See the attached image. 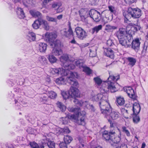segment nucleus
Instances as JSON below:
<instances>
[{"label": "nucleus", "mask_w": 148, "mask_h": 148, "mask_svg": "<svg viewBox=\"0 0 148 148\" xmlns=\"http://www.w3.org/2000/svg\"><path fill=\"white\" fill-rule=\"evenodd\" d=\"M110 110L109 111V113H102L105 115L106 117L108 119L115 120L117 119L119 116V112L112 111V108L110 105Z\"/></svg>", "instance_id": "nucleus-12"}, {"label": "nucleus", "mask_w": 148, "mask_h": 148, "mask_svg": "<svg viewBox=\"0 0 148 148\" xmlns=\"http://www.w3.org/2000/svg\"><path fill=\"white\" fill-rule=\"evenodd\" d=\"M75 64L79 68H84V63L81 60H76L75 62Z\"/></svg>", "instance_id": "nucleus-37"}, {"label": "nucleus", "mask_w": 148, "mask_h": 148, "mask_svg": "<svg viewBox=\"0 0 148 148\" xmlns=\"http://www.w3.org/2000/svg\"><path fill=\"white\" fill-rule=\"evenodd\" d=\"M115 134L116 133L114 131L105 130L103 133V138L107 142L110 143L112 142L114 143L117 144L121 140V135L120 136H116Z\"/></svg>", "instance_id": "nucleus-6"}, {"label": "nucleus", "mask_w": 148, "mask_h": 148, "mask_svg": "<svg viewBox=\"0 0 148 148\" xmlns=\"http://www.w3.org/2000/svg\"><path fill=\"white\" fill-rule=\"evenodd\" d=\"M39 17L38 18V19L34 21V23L32 24V27L34 29H38L40 26Z\"/></svg>", "instance_id": "nucleus-26"}, {"label": "nucleus", "mask_w": 148, "mask_h": 148, "mask_svg": "<svg viewBox=\"0 0 148 148\" xmlns=\"http://www.w3.org/2000/svg\"><path fill=\"white\" fill-rule=\"evenodd\" d=\"M116 101L118 104L120 106L123 105L125 103V101L123 97H119L116 98Z\"/></svg>", "instance_id": "nucleus-38"}, {"label": "nucleus", "mask_w": 148, "mask_h": 148, "mask_svg": "<svg viewBox=\"0 0 148 148\" xmlns=\"http://www.w3.org/2000/svg\"><path fill=\"white\" fill-rule=\"evenodd\" d=\"M67 145L64 142H62L59 144V146L60 148H67Z\"/></svg>", "instance_id": "nucleus-49"}, {"label": "nucleus", "mask_w": 148, "mask_h": 148, "mask_svg": "<svg viewBox=\"0 0 148 148\" xmlns=\"http://www.w3.org/2000/svg\"><path fill=\"white\" fill-rule=\"evenodd\" d=\"M72 138L69 135L64 136V142L67 144H69L73 140Z\"/></svg>", "instance_id": "nucleus-31"}, {"label": "nucleus", "mask_w": 148, "mask_h": 148, "mask_svg": "<svg viewBox=\"0 0 148 148\" xmlns=\"http://www.w3.org/2000/svg\"><path fill=\"white\" fill-rule=\"evenodd\" d=\"M107 44L108 46H111L114 45L112 40L111 39L108 40L107 42Z\"/></svg>", "instance_id": "nucleus-51"}, {"label": "nucleus", "mask_w": 148, "mask_h": 148, "mask_svg": "<svg viewBox=\"0 0 148 148\" xmlns=\"http://www.w3.org/2000/svg\"><path fill=\"white\" fill-rule=\"evenodd\" d=\"M129 26L130 27V28L131 29V31H132L135 34V32L138 31L140 30L141 27L140 26L137 25L136 26H134L132 25H130Z\"/></svg>", "instance_id": "nucleus-34"}, {"label": "nucleus", "mask_w": 148, "mask_h": 148, "mask_svg": "<svg viewBox=\"0 0 148 148\" xmlns=\"http://www.w3.org/2000/svg\"><path fill=\"white\" fill-rule=\"evenodd\" d=\"M128 27V26H127L126 28V34L128 36V37H129V38H130L131 39V38L132 37V35H134L135 34L132 31H131V29L130 28V29L128 31L127 28Z\"/></svg>", "instance_id": "nucleus-42"}, {"label": "nucleus", "mask_w": 148, "mask_h": 148, "mask_svg": "<svg viewBox=\"0 0 148 148\" xmlns=\"http://www.w3.org/2000/svg\"><path fill=\"white\" fill-rule=\"evenodd\" d=\"M117 28V27L115 26H111L110 25H106V26L105 30H114Z\"/></svg>", "instance_id": "nucleus-48"}, {"label": "nucleus", "mask_w": 148, "mask_h": 148, "mask_svg": "<svg viewBox=\"0 0 148 148\" xmlns=\"http://www.w3.org/2000/svg\"><path fill=\"white\" fill-rule=\"evenodd\" d=\"M109 76L108 79L106 82H107L108 87L109 90H110L111 92H114L117 91V89L115 87V82H113V81H116L120 79V75L118 74L117 75H113L111 71L109 72Z\"/></svg>", "instance_id": "nucleus-8"}, {"label": "nucleus", "mask_w": 148, "mask_h": 148, "mask_svg": "<svg viewBox=\"0 0 148 148\" xmlns=\"http://www.w3.org/2000/svg\"><path fill=\"white\" fill-rule=\"evenodd\" d=\"M61 69L57 68L56 69H53L51 71V73L53 75H58L60 74Z\"/></svg>", "instance_id": "nucleus-32"}, {"label": "nucleus", "mask_w": 148, "mask_h": 148, "mask_svg": "<svg viewBox=\"0 0 148 148\" xmlns=\"http://www.w3.org/2000/svg\"><path fill=\"white\" fill-rule=\"evenodd\" d=\"M140 39L138 38L132 40L131 42V49L137 53L140 49Z\"/></svg>", "instance_id": "nucleus-11"}, {"label": "nucleus", "mask_w": 148, "mask_h": 148, "mask_svg": "<svg viewBox=\"0 0 148 148\" xmlns=\"http://www.w3.org/2000/svg\"><path fill=\"white\" fill-rule=\"evenodd\" d=\"M116 148H127V147L126 145L124 144L121 145L120 147H117Z\"/></svg>", "instance_id": "nucleus-54"}, {"label": "nucleus", "mask_w": 148, "mask_h": 148, "mask_svg": "<svg viewBox=\"0 0 148 148\" xmlns=\"http://www.w3.org/2000/svg\"><path fill=\"white\" fill-rule=\"evenodd\" d=\"M146 146V144L145 143H143L142 144L141 148H145Z\"/></svg>", "instance_id": "nucleus-63"}, {"label": "nucleus", "mask_w": 148, "mask_h": 148, "mask_svg": "<svg viewBox=\"0 0 148 148\" xmlns=\"http://www.w3.org/2000/svg\"><path fill=\"white\" fill-rule=\"evenodd\" d=\"M58 107L62 112H64L66 110V107L61 102L58 101L57 103Z\"/></svg>", "instance_id": "nucleus-33"}, {"label": "nucleus", "mask_w": 148, "mask_h": 148, "mask_svg": "<svg viewBox=\"0 0 148 148\" xmlns=\"http://www.w3.org/2000/svg\"><path fill=\"white\" fill-rule=\"evenodd\" d=\"M56 96V94L53 91H51L49 94V97L51 99H54Z\"/></svg>", "instance_id": "nucleus-47"}, {"label": "nucleus", "mask_w": 148, "mask_h": 148, "mask_svg": "<svg viewBox=\"0 0 148 148\" xmlns=\"http://www.w3.org/2000/svg\"><path fill=\"white\" fill-rule=\"evenodd\" d=\"M127 60L129 62L128 65L132 66L134 65L136 62V60L134 58L128 57L127 58Z\"/></svg>", "instance_id": "nucleus-30"}, {"label": "nucleus", "mask_w": 148, "mask_h": 148, "mask_svg": "<svg viewBox=\"0 0 148 148\" xmlns=\"http://www.w3.org/2000/svg\"><path fill=\"white\" fill-rule=\"evenodd\" d=\"M48 142L47 143V144L49 148H55V143L53 142L50 140L49 139H47Z\"/></svg>", "instance_id": "nucleus-36"}, {"label": "nucleus", "mask_w": 148, "mask_h": 148, "mask_svg": "<svg viewBox=\"0 0 148 148\" xmlns=\"http://www.w3.org/2000/svg\"><path fill=\"white\" fill-rule=\"evenodd\" d=\"M58 6V5L57 3H53L52 4V7L53 8H56Z\"/></svg>", "instance_id": "nucleus-58"}, {"label": "nucleus", "mask_w": 148, "mask_h": 148, "mask_svg": "<svg viewBox=\"0 0 148 148\" xmlns=\"http://www.w3.org/2000/svg\"><path fill=\"white\" fill-rule=\"evenodd\" d=\"M64 79L62 77H60L56 79L55 80L56 83L59 85H64Z\"/></svg>", "instance_id": "nucleus-39"}, {"label": "nucleus", "mask_w": 148, "mask_h": 148, "mask_svg": "<svg viewBox=\"0 0 148 148\" xmlns=\"http://www.w3.org/2000/svg\"><path fill=\"white\" fill-rule=\"evenodd\" d=\"M90 11V12H91L93 13H94L97 14V15H98L99 16H101V15L100 13V12H98L95 10L92 9V10H91Z\"/></svg>", "instance_id": "nucleus-52"}, {"label": "nucleus", "mask_w": 148, "mask_h": 148, "mask_svg": "<svg viewBox=\"0 0 148 148\" xmlns=\"http://www.w3.org/2000/svg\"><path fill=\"white\" fill-rule=\"evenodd\" d=\"M79 14L80 16H83L82 12L81 10H79Z\"/></svg>", "instance_id": "nucleus-64"}, {"label": "nucleus", "mask_w": 148, "mask_h": 148, "mask_svg": "<svg viewBox=\"0 0 148 148\" xmlns=\"http://www.w3.org/2000/svg\"><path fill=\"white\" fill-rule=\"evenodd\" d=\"M90 108L91 110L93 112H94L95 111V109L93 105H90Z\"/></svg>", "instance_id": "nucleus-55"}, {"label": "nucleus", "mask_w": 148, "mask_h": 148, "mask_svg": "<svg viewBox=\"0 0 148 148\" xmlns=\"http://www.w3.org/2000/svg\"><path fill=\"white\" fill-rule=\"evenodd\" d=\"M126 30L125 28H120L116 32V36L118 38L125 37L128 36L126 34Z\"/></svg>", "instance_id": "nucleus-16"}, {"label": "nucleus", "mask_w": 148, "mask_h": 148, "mask_svg": "<svg viewBox=\"0 0 148 148\" xmlns=\"http://www.w3.org/2000/svg\"><path fill=\"white\" fill-rule=\"evenodd\" d=\"M49 97L45 96H42L39 99V100L40 103L43 104H47Z\"/></svg>", "instance_id": "nucleus-35"}, {"label": "nucleus", "mask_w": 148, "mask_h": 148, "mask_svg": "<svg viewBox=\"0 0 148 148\" xmlns=\"http://www.w3.org/2000/svg\"><path fill=\"white\" fill-rule=\"evenodd\" d=\"M68 109L69 112H73L74 114L71 115L68 114L65 117H62L63 121L66 119L67 120L70 119L73 120L75 123L79 125H85V113H84L85 112H81L80 108L77 106L69 107Z\"/></svg>", "instance_id": "nucleus-2"}, {"label": "nucleus", "mask_w": 148, "mask_h": 148, "mask_svg": "<svg viewBox=\"0 0 148 148\" xmlns=\"http://www.w3.org/2000/svg\"><path fill=\"white\" fill-rule=\"evenodd\" d=\"M102 28V26L100 25L98 26H96L90 30V32L92 34H94L95 33H97L99 30H101Z\"/></svg>", "instance_id": "nucleus-23"}, {"label": "nucleus", "mask_w": 148, "mask_h": 148, "mask_svg": "<svg viewBox=\"0 0 148 148\" xmlns=\"http://www.w3.org/2000/svg\"><path fill=\"white\" fill-rule=\"evenodd\" d=\"M29 35L30 38H31L32 41H34L36 40V35L32 32H29Z\"/></svg>", "instance_id": "nucleus-44"}, {"label": "nucleus", "mask_w": 148, "mask_h": 148, "mask_svg": "<svg viewBox=\"0 0 148 148\" xmlns=\"http://www.w3.org/2000/svg\"><path fill=\"white\" fill-rule=\"evenodd\" d=\"M47 45L45 43L40 42L39 45V50L41 52H44L46 50Z\"/></svg>", "instance_id": "nucleus-25"}, {"label": "nucleus", "mask_w": 148, "mask_h": 148, "mask_svg": "<svg viewBox=\"0 0 148 148\" xmlns=\"http://www.w3.org/2000/svg\"><path fill=\"white\" fill-rule=\"evenodd\" d=\"M52 53L47 55V58L49 61L51 63L56 62L57 59Z\"/></svg>", "instance_id": "nucleus-28"}, {"label": "nucleus", "mask_w": 148, "mask_h": 148, "mask_svg": "<svg viewBox=\"0 0 148 148\" xmlns=\"http://www.w3.org/2000/svg\"><path fill=\"white\" fill-rule=\"evenodd\" d=\"M68 25L69 27L68 29L67 30H66V29H65V30L62 31H61V33L62 35L63 36L66 38H70V37L73 36L74 34L71 25V23L69 21L68 22Z\"/></svg>", "instance_id": "nucleus-13"}, {"label": "nucleus", "mask_w": 148, "mask_h": 148, "mask_svg": "<svg viewBox=\"0 0 148 148\" xmlns=\"http://www.w3.org/2000/svg\"><path fill=\"white\" fill-rule=\"evenodd\" d=\"M61 94L64 99H70L71 102L79 106L82 105V102L77 99L80 97V94L77 88L71 86L69 91H61Z\"/></svg>", "instance_id": "nucleus-3"}, {"label": "nucleus", "mask_w": 148, "mask_h": 148, "mask_svg": "<svg viewBox=\"0 0 148 148\" xmlns=\"http://www.w3.org/2000/svg\"><path fill=\"white\" fill-rule=\"evenodd\" d=\"M142 14L141 10L137 8H129L127 11H123V14L125 19V22L127 23L131 17L134 18H137L140 17Z\"/></svg>", "instance_id": "nucleus-5"}, {"label": "nucleus", "mask_w": 148, "mask_h": 148, "mask_svg": "<svg viewBox=\"0 0 148 148\" xmlns=\"http://www.w3.org/2000/svg\"><path fill=\"white\" fill-rule=\"evenodd\" d=\"M31 15L34 17H41V14L38 11H35L33 10H30L29 11Z\"/></svg>", "instance_id": "nucleus-27"}, {"label": "nucleus", "mask_w": 148, "mask_h": 148, "mask_svg": "<svg viewBox=\"0 0 148 148\" xmlns=\"http://www.w3.org/2000/svg\"><path fill=\"white\" fill-rule=\"evenodd\" d=\"M83 71L86 73L87 75H89L92 73V70L89 67H84V66Z\"/></svg>", "instance_id": "nucleus-43"}, {"label": "nucleus", "mask_w": 148, "mask_h": 148, "mask_svg": "<svg viewBox=\"0 0 148 148\" xmlns=\"http://www.w3.org/2000/svg\"><path fill=\"white\" fill-rule=\"evenodd\" d=\"M119 43L122 46H124L125 48H128L131 46V42L132 40L129 38L128 36H125L118 38Z\"/></svg>", "instance_id": "nucleus-10"}, {"label": "nucleus", "mask_w": 148, "mask_h": 148, "mask_svg": "<svg viewBox=\"0 0 148 148\" xmlns=\"http://www.w3.org/2000/svg\"><path fill=\"white\" fill-rule=\"evenodd\" d=\"M147 47H146V48H145V47H143V50L142 51V53H144L146 52Z\"/></svg>", "instance_id": "nucleus-57"}, {"label": "nucleus", "mask_w": 148, "mask_h": 148, "mask_svg": "<svg viewBox=\"0 0 148 148\" xmlns=\"http://www.w3.org/2000/svg\"><path fill=\"white\" fill-rule=\"evenodd\" d=\"M46 19L47 20L49 21L55 22L56 23L57 22V18L50 17L49 16H46Z\"/></svg>", "instance_id": "nucleus-46"}, {"label": "nucleus", "mask_w": 148, "mask_h": 148, "mask_svg": "<svg viewBox=\"0 0 148 148\" xmlns=\"http://www.w3.org/2000/svg\"><path fill=\"white\" fill-rule=\"evenodd\" d=\"M104 53V55L107 57L112 59L114 58V51L110 48H106Z\"/></svg>", "instance_id": "nucleus-19"}, {"label": "nucleus", "mask_w": 148, "mask_h": 148, "mask_svg": "<svg viewBox=\"0 0 148 148\" xmlns=\"http://www.w3.org/2000/svg\"><path fill=\"white\" fill-rule=\"evenodd\" d=\"M59 131L61 133H62V134H69L71 132L70 130H69V128L66 127L63 129H61Z\"/></svg>", "instance_id": "nucleus-40"}, {"label": "nucleus", "mask_w": 148, "mask_h": 148, "mask_svg": "<svg viewBox=\"0 0 148 148\" xmlns=\"http://www.w3.org/2000/svg\"><path fill=\"white\" fill-rule=\"evenodd\" d=\"M39 19L40 26L42 25L43 28L46 30H49V26L47 22L41 17H39Z\"/></svg>", "instance_id": "nucleus-21"}, {"label": "nucleus", "mask_w": 148, "mask_h": 148, "mask_svg": "<svg viewBox=\"0 0 148 148\" xmlns=\"http://www.w3.org/2000/svg\"><path fill=\"white\" fill-rule=\"evenodd\" d=\"M63 15L62 14H60L57 17V18L59 20L61 19L62 18Z\"/></svg>", "instance_id": "nucleus-62"}, {"label": "nucleus", "mask_w": 148, "mask_h": 148, "mask_svg": "<svg viewBox=\"0 0 148 148\" xmlns=\"http://www.w3.org/2000/svg\"><path fill=\"white\" fill-rule=\"evenodd\" d=\"M108 122L110 123L111 127H114L113 123H112V121L110 119H108Z\"/></svg>", "instance_id": "nucleus-56"}, {"label": "nucleus", "mask_w": 148, "mask_h": 148, "mask_svg": "<svg viewBox=\"0 0 148 148\" xmlns=\"http://www.w3.org/2000/svg\"><path fill=\"white\" fill-rule=\"evenodd\" d=\"M29 145L32 148H45L46 144L45 143L38 144L34 141L30 142Z\"/></svg>", "instance_id": "nucleus-17"}, {"label": "nucleus", "mask_w": 148, "mask_h": 148, "mask_svg": "<svg viewBox=\"0 0 148 148\" xmlns=\"http://www.w3.org/2000/svg\"><path fill=\"white\" fill-rule=\"evenodd\" d=\"M141 110V107L139 103L136 102L134 103L132 107L133 114H138L139 113Z\"/></svg>", "instance_id": "nucleus-20"}, {"label": "nucleus", "mask_w": 148, "mask_h": 148, "mask_svg": "<svg viewBox=\"0 0 148 148\" xmlns=\"http://www.w3.org/2000/svg\"><path fill=\"white\" fill-rule=\"evenodd\" d=\"M103 96L102 94H98L92 97L93 101H99V106L101 113H109L110 110V104L106 100H104Z\"/></svg>", "instance_id": "nucleus-4"}, {"label": "nucleus", "mask_w": 148, "mask_h": 148, "mask_svg": "<svg viewBox=\"0 0 148 148\" xmlns=\"http://www.w3.org/2000/svg\"><path fill=\"white\" fill-rule=\"evenodd\" d=\"M72 44H76L77 43V42L75 40V39L74 38H73V39H72L70 42Z\"/></svg>", "instance_id": "nucleus-59"}, {"label": "nucleus", "mask_w": 148, "mask_h": 148, "mask_svg": "<svg viewBox=\"0 0 148 148\" xmlns=\"http://www.w3.org/2000/svg\"><path fill=\"white\" fill-rule=\"evenodd\" d=\"M16 13L18 17L20 19L23 18L25 17L23 10L21 8H18Z\"/></svg>", "instance_id": "nucleus-24"}, {"label": "nucleus", "mask_w": 148, "mask_h": 148, "mask_svg": "<svg viewBox=\"0 0 148 148\" xmlns=\"http://www.w3.org/2000/svg\"><path fill=\"white\" fill-rule=\"evenodd\" d=\"M80 17L81 18V21L83 22L85 21L86 18L84 15L81 16Z\"/></svg>", "instance_id": "nucleus-60"}, {"label": "nucleus", "mask_w": 148, "mask_h": 148, "mask_svg": "<svg viewBox=\"0 0 148 148\" xmlns=\"http://www.w3.org/2000/svg\"><path fill=\"white\" fill-rule=\"evenodd\" d=\"M125 1L126 3L130 4L134 3L135 1L136 0H125Z\"/></svg>", "instance_id": "nucleus-53"}, {"label": "nucleus", "mask_w": 148, "mask_h": 148, "mask_svg": "<svg viewBox=\"0 0 148 148\" xmlns=\"http://www.w3.org/2000/svg\"><path fill=\"white\" fill-rule=\"evenodd\" d=\"M89 13L90 18H92L95 21L97 22L100 21L101 16H99L97 14L91 12L90 11L89 12Z\"/></svg>", "instance_id": "nucleus-22"}, {"label": "nucleus", "mask_w": 148, "mask_h": 148, "mask_svg": "<svg viewBox=\"0 0 148 148\" xmlns=\"http://www.w3.org/2000/svg\"><path fill=\"white\" fill-rule=\"evenodd\" d=\"M123 89L125 92L127 93L128 96L130 98L134 100H136V96L134 89L131 87H128L127 88H124Z\"/></svg>", "instance_id": "nucleus-14"}, {"label": "nucleus", "mask_w": 148, "mask_h": 148, "mask_svg": "<svg viewBox=\"0 0 148 148\" xmlns=\"http://www.w3.org/2000/svg\"><path fill=\"white\" fill-rule=\"evenodd\" d=\"M62 68L67 69H73L75 66L74 64H71L69 61L61 63Z\"/></svg>", "instance_id": "nucleus-15"}, {"label": "nucleus", "mask_w": 148, "mask_h": 148, "mask_svg": "<svg viewBox=\"0 0 148 148\" xmlns=\"http://www.w3.org/2000/svg\"><path fill=\"white\" fill-rule=\"evenodd\" d=\"M45 36V40L50 47L53 48L52 53L56 56L62 54V51L61 49V42L59 40H55L57 37V35L54 33L47 32Z\"/></svg>", "instance_id": "nucleus-1"}, {"label": "nucleus", "mask_w": 148, "mask_h": 148, "mask_svg": "<svg viewBox=\"0 0 148 148\" xmlns=\"http://www.w3.org/2000/svg\"><path fill=\"white\" fill-rule=\"evenodd\" d=\"M60 60L61 63L69 61V56L67 54H64L61 56L60 58Z\"/></svg>", "instance_id": "nucleus-29"}, {"label": "nucleus", "mask_w": 148, "mask_h": 148, "mask_svg": "<svg viewBox=\"0 0 148 148\" xmlns=\"http://www.w3.org/2000/svg\"><path fill=\"white\" fill-rule=\"evenodd\" d=\"M138 114H133V121L135 123H137L140 121V118L138 116H137Z\"/></svg>", "instance_id": "nucleus-41"}, {"label": "nucleus", "mask_w": 148, "mask_h": 148, "mask_svg": "<svg viewBox=\"0 0 148 148\" xmlns=\"http://www.w3.org/2000/svg\"><path fill=\"white\" fill-rule=\"evenodd\" d=\"M94 79L95 83L98 85H100L102 82L101 79L97 77L94 78Z\"/></svg>", "instance_id": "nucleus-45"}, {"label": "nucleus", "mask_w": 148, "mask_h": 148, "mask_svg": "<svg viewBox=\"0 0 148 148\" xmlns=\"http://www.w3.org/2000/svg\"><path fill=\"white\" fill-rule=\"evenodd\" d=\"M70 69H61L60 75L62 76H66L69 74L70 75L66 78L67 82L71 85L77 86L78 85V82L76 81L75 77V74L77 75V73H73L69 71Z\"/></svg>", "instance_id": "nucleus-7"}, {"label": "nucleus", "mask_w": 148, "mask_h": 148, "mask_svg": "<svg viewBox=\"0 0 148 148\" xmlns=\"http://www.w3.org/2000/svg\"><path fill=\"white\" fill-rule=\"evenodd\" d=\"M122 130L124 132L127 136H130V132L128 130L126 129V128L125 127H122Z\"/></svg>", "instance_id": "nucleus-50"}, {"label": "nucleus", "mask_w": 148, "mask_h": 148, "mask_svg": "<svg viewBox=\"0 0 148 148\" xmlns=\"http://www.w3.org/2000/svg\"><path fill=\"white\" fill-rule=\"evenodd\" d=\"M75 32L76 33L77 37L80 40H84L87 36L86 31L80 27H77L75 28Z\"/></svg>", "instance_id": "nucleus-9"}, {"label": "nucleus", "mask_w": 148, "mask_h": 148, "mask_svg": "<svg viewBox=\"0 0 148 148\" xmlns=\"http://www.w3.org/2000/svg\"><path fill=\"white\" fill-rule=\"evenodd\" d=\"M50 0H44L43 3L44 4H46L48 2H49Z\"/></svg>", "instance_id": "nucleus-61"}, {"label": "nucleus", "mask_w": 148, "mask_h": 148, "mask_svg": "<svg viewBox=\"0 0 148 148\" xmlns=\"http://www.w3.org/2000/svg\"><path fill=\"white\" fill-rule=\"evenodd\" d=\"M109 11L110 12V16L107 17L106 16V18H108V20L109 21H112L113 19V14L115 15L116 13L115 8L112 5H109L108 6Z\"/></svg>", "instance_id": "nucleus-18"}]
</instances>
